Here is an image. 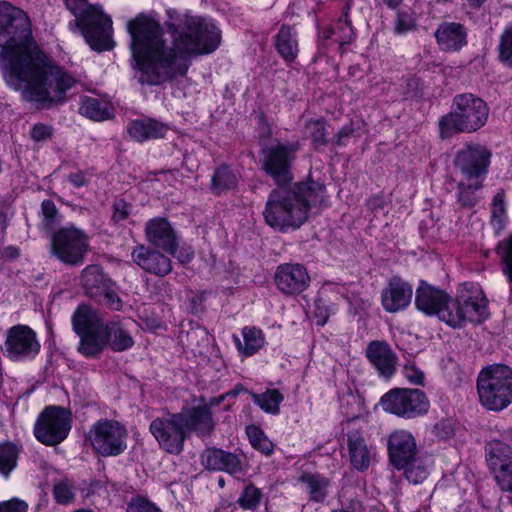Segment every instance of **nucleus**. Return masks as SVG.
I'll return each mask as SVG.
<instances>
[{"mask_svg":"<svg viewBox=\"0 0 512 512\" xmlns=\"http://www.w3.org/2000/svg\"><path fill=\"white\" fill-rule=\"evenodd\" d=\"M346 437L351 465L360 472L368 470L375 458L374 448L367 444L362 432L358 430L348 431Z\"/></svg>","mask_w":512,"mask_h":512,"instance_id":"nucleus-25","label":"nucleus"},{"mask_svg":"<svg viewBox=\"0 0 512 512\" xmlns=\"http://www.w3.org/2000/svg\"><path fill=\"white\" fill-rule=\"evenodd\" d=\"M492 153L479 143H466L455 154L453 164L467 181H474L475 188H481L487 174Z\"/></svg>","mask_w":512,"mask_h":512,"instance_id":"nucleus-11","label":"nucleus"},{"mask_svg":"<svg viewBox=\"0 0 512 512\" xmlns=\"http://www.w3.org/2000/svg\"><path fill=\"white\" fill-rule=\"evenodd\" d=\"M131 212V205L123 199L115 200L113 204V215L112 219L114 222H120L125 220Z\"/></svg>","mask_w":512,"mask_h":512,"instance_id":"nucleus-50","label":"nucleus"},{"mask_svg":"<svg viewBox=\"0 0 512 512\" xmlns=\"http://www.w3.org/2000/svg\"><path fill=\"white\" fill-rule=\"evenodd\" d=\"M40 348L35 331L27 325L19 324L8 329L2 352L12 361H26L34 359Z\"/></svg>","mask_w":512,"mask_h":512,"instance_id":"nucleus-14","label":"nucleus"},{"mask_svg":"<svg viewBox=\"0 0 512 512\" xmlns=\"http://www.w3.org/2000/svg\"><path fill=\"white\" fill-rule=\"evenodd\" d=\"M478 189L479 188L474 187V181H468V183L461 181L458 184V190H459L458 201H459V203L464 207L474 206L478 201V198L475 194V191Z\"/></svg>","mask_w":512,"mask_h":512,"instance_id":"nucleus-46","label":"nucleus"},{"mask_svg":"<svg viewBox=\"0 0 512 512\" xmlns=\"http://www.w3.org/2000/svg\"><path fill=\"white\" fill-rule=\"evenodd\" d=\"M222 400L212 399L210 405H199L194 406L186 411L179 412L184 418V428L187 432V436L191 432H195L200 437H205L211 434L214 430L215 422L212 418L210 406L218 405Z\"/></svg>","mask_w":512,"mask_h":512,"instance_id":"nucleus-24","label":"nucleus"},{"mask_svg":"<svg viewBox=\"0 0 512 512\" xmlns=\"http://www.w3.org/2000/svg\"><path fill=\"white\" fill-rule=\"evenodd\" d=\"M73 329L80 337L78 350L85 356H97L107 345L120 352L131 348L134 340L119 323L105 324L102 315L87 305H81L72 317Z\"/></svg>","mask_w":512,"mask_h":512,"instance_id":"nucleus-5","label":"nucleus"},{"mask_svg":"<svg viewBox=\"0 0 512 512\" xmlns=\"http://www.w3.org/2000/svg\"><path fill=\"white\" fill-rule=\"evenodd\" d=\"M274 282L283 294L297 295L309 286L310 277L300 264H282L275 272Z\"/></svg>","mask_w":512,"mask_h":512,"instance_id":"nucleus-19","label":"nucleus"},{"mask_svg":"<svg viewBox=\"0 0 512 512\" xmlns=\"http://www.w3.org/2000/svg\"><path fill=\"white\" fill-rule=\"evenodd\" d=\"M80 284L87 295L95 297L101 295L107 285H112V281L103 273L99 265L92 264L82 270Z\"/></svg>","mask_w":512,"mask_h":512,"instance_id":"nucleus-31","label":"nucleus"},{"mask_svg":"<svg viewBox=\"0 0 512 512\" xmlns=\"http://www.w3.org/2000/svg\"><path fill=\"white\" fill-rule=\"evenodd\" d=\"M325 185L307 179L293 186H277L268 195L263 216L267 225L279 232L295 230L303 225L311 207L323 202Z\"/></svg>","mask_w":512,"mask_h":512,"instance_id":"nucleus-4","label":"nucleus"},{"mask_svg":"<svg viewBox=\"0 0 512 512\" xmlns=\"http://www.w3.org/2000/svg\"><path fill=\"white\" fill-rule=\"evenodd\" d=\"M297 148L277 143L262 150V170L269 175L276 186L288 185L294 179L292 165Z\"/></svg>","mask_w":512,"mask_h":512,"instance_id":"nucleus-12","label":"nucleus"},{"mask_svg":"<svg viewBox=\"0 0 512 512\" xmlns=\"http://www.w3.org/2000/svg\"><path fill=\"white\" fill-rule=\"evenodd\" d=\"M145 236L153 246L175 256L179 241L169 221L162 217L150 219L145 225Z\"/></svg>","mask_w":512,"mask_h":512,"instance_id":"nucleus-21","label":"nucleus"},{"mask_svg":"<svg viewBox=\"0 0 512 512\" xmlns=\"http://www.w3.org/2000/svg\"><path fill=\"white\" fill-rule=\"evenodd\" d=\"M491 224L495 230V233L500 234L505 228L506 217H500V216L491 217Z\"/></svg>","mask_w":512,"mask_h":512,"instance_id":"nucleus-58","label":"nucleus"},{"mask_svg":"<svg viewBox=\"0 0 512 512\" xmlns=\"http://www.w3.org/2000/svg\"><path fill=\"white\" fill-rule=\"evenodd\" d=\"M355 131L353 123L344 125L335 135L333 141L337 146H343L346 144L345 140L353 135Z\"/></svg>","mask_w":512,"mask_h":512,"instance_id":"nucleus-53","label":"nucleus"},{"mask_svg":"<svg viewBox=\"0 0 512 512\" xmlns=\"http://www.w3.org/2000/svg\"><path fill=\"white\" fill-rule=\"evenodd\" d=\"M263 496L261 489L250 483L244 486L236 504L243 510L255 512L259 509Z\"/></svg>","mask_w":512,"mask_h":512,"instance_id":"nucleus-38","label":"nucleus"},{"mask_svg":"<svg viewBox=\"0 0 512 512\" xmlns=\"http://www.w3.org/2000/svg\"><path fill=\"white\" fill-rule=\"evenodd\" d=\"M437 45L444 52H458L468 43L467 30L458 22H443L434 32Z\"/></svg>","mask_w":512,"mask_h":512,"instance_id":"nucleus-26","label":"nucleus"},{"mask_svg":"<svg viewBox=\"0 0 512 512\" xmlns=\"http://www.w3.org/2000/svg\"><path fill=\"white\" fill-rule=\"evenodd\" d=\"M127 512H162L150 499L144 496H133L127 503Z\"/></svg>","mask_w":512,"mask_h":512,"instance_id":"nucleus-47","label":"nucleus"},{"mask_svg":"<svg viewBox=\"0 0 512 512\" xmlns=\"http://www.w3.org/2000/svg\"><path fill=\"white\" fill-rule=\"evenodd\" d=\"M503 274L512 283V236L503 239L497 246Z\"/></svg>","mask_w":512,"mask_h":512,"instance_id":"nucleus-44","label":"nucleus"},{"mask_svg":"<svg viewBox=\"0 0 512 512\" xmlns=\"http://www.w3.org/2000/svg\"><path fill=\"white\" fill-rule=\"evenodd\" d=\"M487 103L472 93L454 97L451 111L439 121L440 136L450 138L456 133H473L484 127L489 118Z\"/></svg>","mask_w":512,"mask_h":512,"instance_id":"nucleus-7","label":"nucleus"},{"mask_svg":"<svg viewBox=\"0 0 512 512\" xmlns=\"http://www.w3.org/2000/svg\"><path fill=\"white\" fill-rule=\"evenodd\" d=\"M28 504L17 497L0 502V512H27Z\"/></svg>","mask_w":512,"mask_h":512,"instance_id":"nucleus-49","label":"nucleus"},{"mask_svg":"<svg viewBox=\"0 0 512 512\" xmlns=\"http://www.w3.org/2000/svg\"><path fill=\"white\" fill-rule=\"evenodd\" d=\"M387 449L389 460L395 468L405 466L408 460L418 455L416 440L406 430L392 432L388 437Z\"/></svg>","mask_w":512,"mask_h":512,"instance_id":"nucleus-23","label":"nucleus"},{"mask_svg":"<svg viewBox=\"0 0 512 512\" xmlns=\"http://www.w3.org/2000/svg\"><path fill=\"white\" fill-rule=\"evenodd\" d=\"M403 0H384V3L391 9L398 7Z\"/></svg>","mask_w":512,"mask_h":512,"instance_id":"nucleus-64","label":"nucleus"},{"mask_svg":"<svg viewBox=\"0 0 512 512\" xmlns=\"http://www.w3.org/2000/svg\"><path fill=\"white\" fill-rule=\"evenodd\" d=\"M50 136V128L44 124H35L31 129V137L35 141H41Z\"/></svg>","mask_w":512,"mask_h":512,"instance_id":"nucleus-55","label":"nucleus"},{"mask_svg":"<svg viewBox=\"0 0 512 512\" xmlns=\"http://www.w3.org/2000/svg\"><path fill=\"white\" fill-rule=\"evenodd\" d=\"M306 133L312 140L315 149H320L328 144L327 123L323 118L309 120L306 123Z\"/></svg>","mask_w":512,"mask_h":512,"instance_id":"nucleus-41","label":"nucleus"},{"mask_svg":"<svg viewBox=\"0 0 512 512\" xmlns=\"http://www.w3.org/2000/svg\"><path fill=\"white\" fill-rule=\"evenodd\" d=\"M246 434L252 447L266 456L274 452V444L265 433L255 425L246 427Z\"/></svg>","mask_w":512,"mask_h":512,"instance_id":"nucleus-40","label":"nucleus"},{"mask_svg":"<svg viewBox=\"0 0 512 512\" xmlns=\"http://www.w3.org/2000/svg\"><path fill=\"white\" fill-rule=\"evenodd\" d=\"M0 71L25 100L49 108L64 98V70L38 45L27 13L0 2Z\"/></svg>","mask_w":512,"mask_h":512,"instance_id":"nucleus-2","label":"nucleus"},{"mask_svg":"<svg viewBox=\"0 0 512 512\" xmlns=\"http://www.w3.org/2000/svg\"><path fill=\"white\" fill-rule=\"evenodd\" d=\"M8 226V218L5 203L0 199V230L5 232Z\"/></svg>","mask_w":512,"mask_h":512,"instance_id":"nucleus-60","label":"nucleus"},{"mask_svg":"<svg viewBox=\"0 0 512 512\" xmlns=\"http://www.w3.org/2000/svg\"><path fill=\"white\" fill-rule=\"evenodd\" d=\"M34 436L46 446H56L64 440V408L47 406L37 417Z\"/></svg>","mask_w":512,"mask_h":512,"instance_id":"nucleus-16","label":"nucleus"},{"mask_svg":"<svg viewBox=\"0 0 512 512\" xmlns=\"http://www.w3.org/2000/svg\"><path fill=\"white\" fill-rule=\"evenodd\" d=\"M489 468L502 491L512 492V448L508 444L494 440L486 446Z\"/></svg>","mask_w":512,"mask_h":512,"instance_id":"nucleus-15","label":"nucleus"},{"mask_svg":"<svg viewBox=\"0 0 512 512\" xmlns=\"http://www.w3.org/2000/svg\"><path fill=\"white\" fill-rule=\"evenodd\" d=\"M275 47L285 61H294L298 55L296 30L289 25L283 24L275 36Z\"/></svg>","mask_w":512,"mask_h":512,"instance_id":"nucleus-32","label":"nucleus"},{"mask_svg":"<svg viewBox=\"0 0 512 512\" xmlns=\"http://www.w3.org/2000/svg\"><path fill=\"white\" fill-rule=\"evenodd\" d=\"M242 336L244 342L235 334L232 336V339L238 352L245 357L254 355L265 344V337L262 330L256 327H244L242 329Z\"/></svg>","mask_w":512,"mask_h":512,"instance_id":"nucleus-33","label":"nucleus"},{"mask_svg":"<svg viewBox=\"0 0 512 512\" xmlns=\"http://www.w3.org/2000/svg\"><path fill=\"white\" fill-rule=\"evenodd\" d=\"M89 248L87 236L75 227L66 228V264L80 265Z\"/></svg>","mask_w":512,"mask_h":512,"instance_id":"nucleus-29","label":"nucleus"},{"mask_svg":"<svg viewBox=\"0 0 512 512\" xmlns=\"http://www.w3.org/2000/svg\"><path fill=\"white\" fill-rule=\"evenodd\" d=\"M415 28L414 15L408 11H399L395 19L394 31L396 34H405Z\"/></svg>","mask_w":512,"mask_h":512,"instance_id":"nucleus-48","label":"nucleus"},{"mask_svg":"<svg viewBox=\"0 0 512 512\" xmlns=\"http://www.w3.org/2000/svg\"><path fill=\"white\" fill-rule=\"evenodd\" d=\"M98 485V482L97 481H94L92 483H90L86 489H83L82 492H83V496L84 498H87L89 497L90 495L94 494L95 492V487Z\"/></svg>","mask_w":512,"mask_h":512,"instance_id":"nucleus-62","label":"nucleus"},{"mask_svg":"<svg viewBox=\"0 0 512 512\" xmlns=\"http://www.w3.org/2000/svg\"><path fill=\"white\" fill-rule=\"evenodd\" d=\"M498 52L500 62L504 66L512 68V22L505 26L500 35Z\"/></svg>","mask_w":512,"mask_h":512,"instance_id":"nucleus-43","label":"nucleus"},{"mask_svg":"<svg viewBox=\"0 0 512 512\" xmlns=\"http://www.w3.org/2000/svg\"><path fill=\"white\" fill-rule=\"evenodd\" d=\"M476 388L480 404L489 411L499 412L512 403V368L505 364H490L481 369Z\"/></svg>","mask_w":512,"mask_h":512,"instance_id":"nucleus-8","label":"nucleus"},{"mask_svg":"<svg viewBox=\"0 0 512 512\" xmlns=\"http://www.w3.org/2000/svg\"><path fill=\"white\" fill-rule=\"evenodd\" d=\"M252 399L263 411L271 414L279 412V405L283 401V395L276 389H269L262 394H252Z\"/></svg>","mask_w":512,"mask_h":512,"instance_id":"nucleus-39","label":"nucleus"},{"mask_svg":"<svg viewBox=\"0 0 512 512\" xmlns=\"http://www.w3.org/2000/svg\"><path fill=\"white\" fill-rule=\"evenodd\" d=\"M127 437L126 427L116 420H99L89 432L93 449L103 457L122 454L127 448Z\"/></svg>","mask_w":512,"mask_h":512,"instance_id":"nucleus-9","label":"nucleus"},{"mask_svg":"<svg viewBox=\"0 0 512 512\" xmlns=\"http://www.w3.org/2000/svg\"><path fill=\"white\" fill-rule=\"evenodd\" d=\"M106 301V304L110 309L118 311L122 307V301L119 296L111 289V285H107L105 290H102V294Z\"/></svg>","mask_w":512,"mask_h":512,"instance_id":"nucleus-51","label":"nucleus"},{"mask_svg":"<svg viewBox=\"0 0 512 512\" xmlns=\"http://www.w3.org/2000/svg\"><path fill=\"white\" fill-rule=\"evenodd\" d=\"M396 469L404 470L406 479L413 484L422 483L429 474L426 460L419 454L408 460L405 466H399Z\"/></svg>","mask_w":512,"mask_h":512,"instance_id":"nucleus-37","label":"nucleus"},{"mask_svg":"<svg viewBox=\"0 0 512 512\" xmlns=\"http://www.w3.org/2000/svg\"><path fill=\"white\" fill-rule=\"evenodd\" d=\"M46 475V484L52 486L55 501L64 504V476L53 468L48 469Z\"/></svg>","mask_w":512,"mask_h":512,"instance_id":"nucleus-45","label":"nucleus"},{"mask_svg":"<svg viewBox=\"0 0 512 512\" xmlns=\"http://www.w3.org/2000/svg\"><path fill=\"white\" fill-rule=\"evenodd\" d=\"M41 229L50 241V252L60 261H64V227L61 215L53 201L47 199L41 203Z\"/></svg>","mask_w":512,"mask_h":512,"instance_id":"nucleus-17","label":"nucleus"},{"mask_svg":"<svg viewBox=\"0 0 512 512\" xmlns=\"http://www.w3.org/2000/svg\"><path fill=\"white\" fill-rule=\"evenodd\" d=\"M66 8L74 16L69 29L79 32L91 49L102 52L114 47L112 19L101 6L91 5L87 0H66Z\"/></svg>","mask_w":512,"mask_h":512,"instance_id":"nucleus-6","label":"nucleus"},{"mask_svg":"<svg viewBox=\"0 0 512 512\" xmlns=\"http://www.w3.org/2000/svg\"><path fill=\"white\" fill-rule=\"evenodd\" d=\"M350 9L351 1L347 0L343 7L342 15L339 17L335 26L331 27L334 32V36H336L335 41L340 45L350 44L354 37L353 28L348 17Z\"/></svg>","mask_w":512,"mask_h":512,"instance_id":"nucleus-36","label":"nucleus"},{"mask_svg":"<svg viewBox=\"0 0 512 512\" xmlns=\"http://www.w3.org/2000/svg\"><path fill=\"white\" fill-rule=\"evenodd\" d=\"M203 466L211 471H222L230 475L244 474L247 462L244 455L220 448H207L201 455Z\"/></svg>","mask_w":512,"mask_h":512,"instance_id":"nucleus-18","label":"nucleus"},{"mask_svg":"<svg viewBox=\"0 0 512 512\" xmlns=\"http://www.w3.org/2000/svg\"><path fill=\"white\" fill-rule=\"evenodd\" d=\"M149 431L163 451L172 455L183 452L187 432L181 414L167 412L154 418L149 425Z\"/></svg>","mask_w":512,"mask_h":512,"instance_id":"nucleus-10","label":"nucleus"},{"mask_svg":"<svg viewBox=\"0 0 512 512\" xmlns=\"http://www.w3.org/2000/svg\"><path fill=\"white\" fill-rule=\"evenodd\" d=\"M381 404L385 411L405 418H415L429 409V401L419 389L392 390L382 397Z\"/></svg>","mask_w":512,"mask_h":512,"instance_id":"nucleus-13","label":"nucleus"},{"mask_svg":"<svg viewBox=\"0 0 512 512\" xmlns=\"http://www.w3.org/2000/svg\"><path fill=\"white\" fill-rule=\"evenodd\" d=\"M405 377L414 384H422L424 380V374L421 370L416 368L414 365H405L404 367Z\"/></svg>","mask_w":512,"mask_h":512,"instance_id":"nucleus-52","label":"nucleus"},{"mask_svg":"<svg viewBox=\"0 0 512 512\" xmlns=\"http://www.w3.org/2000/svg\"><path fill=\"white\" fill-rule=\"evenodd\" d=\"M415 306L454 329L467 322L482 323L488 317V300L473 283H465L456 298H452L445 290L421 280L415 292Z\"/></svg>","mask_w":512,"mask_h":512,"instance_id":"nucleus-3","label":"nucleus"},{"mask_svg":"<svg viewBox=\"0 0 512 512\" xmlns=\"http://www.w3.org/2000/svg\"><path fill=\"white\" fill-rule=\"evenodd\" d=\"M302 490L308 495L311 502L322 503L329 494L330 480L319 474L304 472L298 478Z\"/></svg>","mask_w":512,"mask_h":512,"instance_id":"nucleus-28","label":"nucleus"},{"mask_svg":"<svg viewBox=\"0 0 512 512\" xmlns=\"http://www.w3.org/2000/svg\"><path fill=\"white\" fill-rule=\"evenodd\" d=\"M68 181L75 188H80L86 186L89 183V178L83 172H75L69 174Z\"/></svg>","mask_w":512,"mask_h":512,"instance_id":"nucleus-56","label":"nucleus"},{"mask_svg":"<svg viewBox=\"0 0 512 512\" xmlns=\"http://www.w3.org/2000/svg\"><path fill=\"white\" fill-rule=\"evenodd\" d=\"M18 459V449L13 444L0 445V474L8 477L15 469Z\"/></svg>","mask_w":512,"mask_h":512,"instance_id":"nucleus-42","label":"nucleus"},{"mask_svg":"<svg viewBox=\"0 0 512 512\" xmlns=\"http://www.w3.org/2000/svg\"><path fill=\"white\" fill-rule=\"evenodd\" d=\"M368 205L372 210L383 209L384 200L382 197L376 196L369 200Z\"/></svg>","mask_w":512,"mask_h":512,"instance_id":"nucleus-61","label":"nucleus"},{"mask_svg":"<svg viewBox=\"0 0 512 512\" xmlns=\"http://www.w3.org/2000/svg\"><path fill=\"white\" fill-rule=\"evenodd\" d=\"M365 354L380 376L389 378L395 372L397 356L385 341H371Z\"/></svg>","mask_w":512,"mask_h":512,"instance_id":"nucleus-27","label":"nucleus"},{"mask_svg":"<svg viewBox=\"0 0 512 512\" xmlns=\"http://www.w3.org/2000/svg\"><path fill=\"white\" fill-rule=\"evenodd\" d=\"M167 15L165 27L170 42L151 15L139 13L127 22L134 67L141 84L161 85L185 76L192 57L210 54L221 44V30L211 20L175 10H167Z\"/></svg>","mask_w":512,"mask_h":512,"instance_id":"nucleus-1","label":"nucleus"},{"mask_svg":"<svg viewBox=\"0 0 512 512\" xmlns=\"http://www.w3.org/2000/svg\"><path fill=\"white\" fill-rule=\"evenodd\" d=\"M238 177L228 165H221L215 169L212 178L210 190L214 195L232 190L237 186Z\"/></svg>","mask_w":512,"mask_h":512,"instance_id":"nucleus-34","label":"nucleus"},{"mask_svg":"<svg viewBox=\"0 0 512 512\" xmlns=\"http://www.w3.org/2000/svg\"><path fill=\"white\" fill-rule=\"evenodd\" d=\"M75 500V494L66 484V504L71 503Z\"/></svg>","mask_w":512,"mask_h":512,"instance_id":"nucleus-63","label":"nucleus"},{"mask_svg":"<svg viewBox=\"0 0 512 512\" xmlns=\"http://www.w3.org/2000/svg\"><path fill=\"white\" fill-rule=\"evenodd\" d=\"M20 256V250L17 246H7L2 251V257L8 260L17 259Z\"/></svg>","mask_w":512,"mask_h":512,"instance_id":"nucleus-57","label":"nucleus"},{"mask_svg":"<svg viewBox=\"0 0 512 512\" xmlns=\"http://www.w3.org/2000/svg\"><path fill=\"white\" fill-rule=\"evenodd\" d=\"M194 256V251L191 247L183 248L180 253L177 255L178 260L183 263H189Z\"/></svg>","mask_w":512,"mask_h":512,"instance_id":"nucleus-59","label":"nucleus"},{"mask_svg":"<svg viewBox=\"0 0 512 512\" xmlns=\"http://www.w3.org/2000/svg\"><path fill=\"white\" fill-rule=\"evenodd\" d=\"M131 257L141 269L158 277H164L172 271V262L169 257L143 244L137 245L132 250Z\"/></svg>","mask_w":512,"mask_h":512,"instance_id":"nucleus-22","label":"nucleus"},{"mask_svg":"<svg viewBox=\"0 0 512 512\" xmlns=\"http://www.w3.org/2000/svg\"><path fill=\"white\" fill-rule=\"evenodd\" d=\"M167 126L155 119L134 120L127 126L129 135L138 142L162 138L167 133Z\"/></svg>","mask_w":512,"mask_h":512,"instance_id":"nucleus-30","label":"nucleus"},{"mask_svg":"<svg viewBox=\"0 0 512 512\" xmlns=\"http://www.w3.org/2000/svg\"><path fill=\"white\" fill-rule=\"evenodd\" d=\"M412 296V285L399 276H393L381 292V303L386 312L396 313L410 305Z\"/></svg>","mask_w":512,"mask_h":512,"instance_id":"nucleus-20","label":"nucleus"},{"mask_svg":"<svg viewBox=\"0 0 512 512\" xmlns=\"http://www.w3.org/2000/svg\"><path fill=\"white\" fill-rule=\"evenodd\" d=\"M79 112L94 121H103L111 117L109 105L93 97H86L82 100Z\"/></svg>","mask_w":512,"mask_h":512,"instance_id":"nucleus-35","label":"nucleus"},{"mask_svg":"<svg viewBox=\"0 0 512 512\" xmlns=\"http://www.w3.org/2000/svg\"><path fill=\"white\" fill-rule=\"evenodd\" d=\"M496 216L506 217L504 196L502 193H497L493 198L491 217Z\"/></svg>","mask_w":512,"mask_h":512,"instance_id":"nucleus-54","label":"nucleus"}]
</instances>
